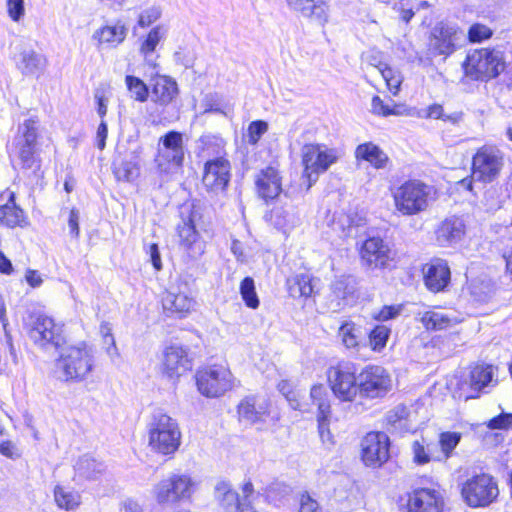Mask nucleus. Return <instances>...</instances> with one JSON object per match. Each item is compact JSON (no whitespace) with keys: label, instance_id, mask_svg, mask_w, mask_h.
<instances>
[{"label":"nucleus","instance_id":"nucleus-56","mask_svg":"<svg viewBox=\"0 0 512 512\" xmlns=\"http://www.w3.org/2000/svg\"><path fill=\"white\" fill-rule=\"evenodd\" d=\"M493 35L492 30L483 24H473L468 30V39L470 42L476 43L489 39Z\"/></svg>","mask_w":512,"mask_h":512},{"label":"nucleus","instance_id":"nucleus-55","mask_svg":"<svg viewBox=\"0 0 512 512\" xmlns=\"http://www.w3.org/2000/svg\"><path fill=\"white\" fill-rule=\"evenodd\" d=\"M162 15V11L158 6H151L144 9L138 17V25L142 28L148 27L155 23Z\"/></svg>","mask_w":512,"mask_h":512},{"label":"nucleus","instance_id":"nucleus-31","mask_svg":"<svg viewBox=\"0 0 512 512\" xmlns=\"http://www.w3.org/2000/svg\"><path fill=\"white\" fill-rule=\"evenodd\" d=\"M496 372L497 367L491 364L478 363L474 365L469 374L471 389L477 392H488L497 385Z\"/></svg>","mask_w":512,"mask_h":512},{"label":"nucleus","instance_id":"nucleus-1","mask_svg":"<svg viewBox=\"0 0 512 512\" xmlns=\"http://www.w3.org/2000/svg\"><path fill=\"white\" fill-rule=\"evenodd\" d=\"M65 381L85 380L95 367V350L86 343L65 348L56 363Z\"/></svg>","mask_w":512,"mask_h":512},{"label":"nucleus","instance_id":"nucleus-58","mask_svg":"<svg viewBox=\"0 0 512 512\" xmlns=\"http://www.w3.org/2000/svg\"><path fill=\"white\" fill-rule=\"evenodd\" d=\"M7 13L14 22H19L25 15L24 0H7Z\"/></svg>","mask_w":512,"mask_h":512},{"label":"nucleus","instance_id":"nucleus-13","mask_svg":"<svg viewBox=\"0 0 512 512\" xmlns=\"http://www.w3.org/2000/svg\"><path fill=\"white\" fill-rule=\"evenodd\" d=\"M38 137V121L27 119L18 127L17 134L10 148V156L20 160L22 168L34 166L36 142Z\"/></svg>","mask_w":512,"mask_h":512},{"label":"nucleus","instance_id":"nucleus-30","mask_svg":"<svg viewBox=\"0 0 512 512\" xmlns=\"http://www.w3.org/2000/svg\"><path fill=\"white\" fill-rule=\"evenodd\" d=\"M465 234L464 221L458 217L445 219L435 231L436 242L439 246H452L462 240Z\"/></svg>","mask_w":512,"mask_h":512},{"label":"nucleus","instance_id":"nucleus-21","mask_svg":"<svg viewBox=\"0 0 512 512\" xmlns=\"http://www.w3.org/2000/svg\"><path fill=\"white\" fill-rule=\"evenodd\" d=\"M162 305L167 312L184 317L193 309L195 300L187 285L183 284L171 286L162 297Z\"/></svg>","mask_w":512,"mask_h":512},{"label":"nucleus","instance_id":"nucleus-25","mask_svg":"<svg viewBox=\"0 0 512 512\" xmlns=\"http://www.w3.org/2000/svg\"><path fill=\"white\" fill-rule=\"evenodd\" d=\"M16 68L24 76L38 77L47 66V59L29 46H21L14 56Z\"/></svg>","mask_w":512,"mask_h":512},{"label":"nucleus","instance_id":"nucleus-15","mask_svg":"<svg viewBox=\"0 0 512 512\" xmlns=\"http://www.w3.org/2000/svg\"><path fill=\"white\" fill-rule=\"evenodd\" d=\"M156 162L161 172L169 173L172 168L182 166L184 160L183 136L180 132L169 131L161 137Z\"/></svg>","mask_w":512,"mask_h":512},{"label":"nucleus","instance_id":"nucleus-29","mask_svg":"<svg viewBox=\"0 0 512 512\" xmlns=\"http://www.w3.org/2000/svg\"><path fill=\"white\" fill-rule=\"evenodd\" d=\"M420 321L427 330L440 331L455 326L462 318L454 310L433 309L424 312Z\"/></svg>","mask_w":512,"mask_h":512},{"label":"nucleus","instance_id":"nucleus-52","mask_svg":"<svg viewBox=\"0 0 512 512\" xmlns=\"http://www.w3.org/2000/svg\"><path fill=\"white\" fill-rule=\"evenodd\" d=\"M109 86L101 85L95 90L94 99L97 105V114L104 120V117L108 111V103H109Z\"/></svg>","mask_w":512,"mask_h":512},{"label":"nucleus","instance_id":"nucleus-9","mask_svg":"<svg viewBox=\"0 0 512 512\" xmlns=\"http://www.w3.org/2000/svg\"><path fill=\"white\" fill-rule=\"evenodd\" d=\"M461 495L469 507H487L499 495L498 484L489 474H477L468 478L462 484Z\"/></svg>","mask_w":512,"mask_h":512},{"label":"nucleus","instance_id":"nucleus-22","mask_svg":"<svg viewBox=\"0 0 512 512\" xmlns=\"http://www.w3.org/2000/svg\"><path fill=\"white\" fill-rule=\"evenodd\" d=\"M178 236L180 238V247L191 259H198L205 252V242L201 239L194 224V220L189 216L182 219V223L177 226Z\"/></svg>","mask_w":512,"mask_h":512},{"label":"nucleus","instance_id":"nucleus-4","mask_svg":"<svg viewBox=\"0 0 512 512\" xmlns=\"http://www.w3.org/2000/svg\"><path fill=\"white\" fill-rule=\"evenodd\" d=\"M23 324L29 338L41 348H58L64 343L63 326L41 312H28Z\"/></svg>","mask_w":512,"mask_h":512},{"label":"nucleus","instance_id":"nucleus-48","mask_svg":"<svg viewBox=\"0 0 512 512\" xmlns=\"http://www.w3.org/2000/svg\"><path fill=\"white\" fill-rule=\"evenodd\" d=\"M390 329L385 325H377L369 334L370 346L374 351L382 350L387 343Z\"/></svg>","mask_w":512,"mask_h":512},{"label":"nucleus","instance_id":"nucleus-34","mask_svg":"<svg viewBox=\"0 0 512 512\" xmlns=\"http://www.w3.org/2000/svg\"><path fill=\"white\" fill-rule=\"evenodd\" d=\"M288 5L302 16L320 23L327 20V5L322 0H286Z\"/></svg>","mask_w":512,"mask_h":512},{"label":"nucleus","instance_id":"nucleus-60","mask_svg":"<svg viewBox=\"0 0 512 512\" xmlns=\"http://www.w3.org/2000/svg\"><path fill=\"white\" fill-rule=\"evenodd\" d=\"M490 429H512V413H501L488 422Z\"/></svg>","mask_w":512,"mask_h":512},{"label":"nucleus","instance_id":"nucleus-24","mask_svg":"<svg viewBox=\"0 0 512 512\" xmlns=\"http://www.w3.org/2000/svg\"><path fill=\"white\" fill-rule=\"evenodd\" d=\"M265 221L276 230L287 235L300 224V215L292 204L274 206L264 216Z\"/></svg>","mask_w":512,"mask_h":512},{"label":"nucleus","instance_id":"nucleus-28","mask_svg":"<svg viewBox=\"0 0 512 512\" xmlns=\"http://www.w3.org/2000/svg\"><path fill=\"white\" fill-rule=\"evenodd\" d=\"M450 268L442 259H434L424 267V282L432 292L443 291L450 282Z\"/></svg>","mask_w":512,"mask_h":512},{"label":"nucleus","instance_id":"nucleus-11","mask_svg":"<svg viewBox=\"0 0 512 512\" xmlns=\"http://www.w3.org/2000/svg\"><path fill=\"white\" fill-rule=\"evenodd\" d=\"M234 380L231 371L224 365H211L196 373L197 388L208 398L219 397L232 389Z\"/></svg>","mask_w":512,"mask_h":512},{"label":"nucleus","instance_id":"nucleus-61","mask_svg":"<svg viewBox=\"0 0 512 512\" xmlns=\"http://www.w3.org/2000/svg\"><path fill=\"white\" fill-rule=\"evenodd\" d=\"M401 306H384L378 312L373 313V318L377 321H388L400 314Z\"/></svg>","mask_w":512,"mask_h":512},{"label":"nucleus","instance_id":"nucleus-53","mask_svg":"<svg viewBox=\"0 0 512 512\" xmlns=\"http://www.w3.org/2000/svg\"><path fill=\"white\" fill-rule=\"evenodd\" d=\"M461 434L457 432H443L440 434L439 444L445 458H448L453 449L459 444Z\"/></svg>","mask_w":512,"mask_h":512},{"label":"nucleus","instance_id":"nucleus-18","mask_svg":"<svg viewBox=\"0 0 512 512\" xmlns=\"http://www.w3.org/2000/svg\"><path fill=\"white\" fill-rule=\"evenodd\" d=\"M189 349L179 344H170L162 351L161 372L170 379L179 378L191 370Z\"/></svg>","mask_w":512,"mask_h":512},{"label":"nucleus","instance_id":"nucleus-38","mask_svg":"<svg viewBox=\"0 0 512 512\" xmlns=\"http://www.w3.org/2000/svg\"><path fill=\"white\" fill-rule=\"evenodd\" d=\"M126 34V27L122 24H116L97 29L93 34V39L97 40L99 44H108L115 47L124 41Z\"/></svg>","mask_w":512,"mask_h":512},{"label":"nucleus","instance_id":"nucleus-45","mask_svg":"<svg viewBox=\"0 0 512 512\" xmlns=\"http://www.w3.org/2000/svg\"><path fill=\"white\" fill-rule=\"evenodd\" d=\"M125 84L132 99L141 103L148 100L149 88L143 80L136 76L127 75L125 77Z\"/></svg>","mask_w":512,"mask_h":512},{"label":"nucleus","instance_id":"nucleus-37","mask_svg":"<svg viewBox=\"0 0 512 512\" xmlns=\"http://www.w3.org/2000/svg\"><path fill=\"white\" fill-rule=\"evenodd\" d=\"M289 295L293 298H308L313 293L312 278L309 274L301 273L290 276L286 281Z\"/></svg>","mask_w":512,"mask_h":512},{"label":"nucleus","instance_id":"nucleus-19","mask_svg":"<svg viewBox=\"0 0 512 512\" xmlns=\"http://www.w3.org/2000/svg\"><path fill=\"white\" fill-rule=\"evenodd\" d=\"M231 178V164L224 157H216L205 163L202 182L207 191L223 192Z\"/></svg>","mask_w":512,"mask_h":512},{"label":"nucleus","instance_id":"nucleus-39","mask_svg":"<svg viewBox=\"0 0 512 512\" xmlns=\"http://www.w3.org/2000/svg\"><path fill=\"white\" fill-rule=\"evenodd\" d=\"M105 470V465L89 455L79 458L75 465V471L79 477L94 480Z\"/></svg>","mask_w":512,"mask_h":512},{"label":"nucleus","instance_id":"nucleus-46","mask_svg":"<svg viewBox=\"0 0 512 512\" xmlns=\"http://www.w3.org/2000/svg\"><path fill=\"white\" fill-rule=\"evenodd\" d=\"M240 294L245 305L251 309H257L260 301L256 293L253 278L245 277L240 283Z\"/></svg>","mask_w":512,"mask_h":512},{"label":"nucleus","instance_id":"nucleus-41","mask_svg":"<svg viewBox=\"0 0 512 512\" xmlns=\"http://www.w3.org/2000/svg\"><path fill=\"white\" fill-rule=\"evenodd\" d=\"M54 499L57 506L66 511L76 509L81 503V496L78 492L62 486L55 487Z\"/></svg>","mask_w":512,"mask_h":512},{"label":"nucleus","instance_id":"nucleus-63","mask_svg":"<svg viewBox=\"0 0 512 512\" xmlns=\"http://www.w3.org/2000/svg\"><path fill=\"white\" fill-rule=\"evenodd\" d=\"M299 512H321L316 500L312 499L307 493L302 494L300 498Z\"/></svg>","mask_w":512,"mask_h":512},{"label":"nucleus","instance_id":"nucleus-17","mask_svg":"<svg viewBox=\"0 0 512 512\" xmlns=\"http://www.w3.org/2000/svg\"><path fill=\"white\" fill-rule=\"evenodd\" d=\"M464 40L465 34L457 25L441 22L433 28L429 46L435 54L450 55Z\"/></svg>","mask_w":512,"mask_h":512},{"label":"nucleus","instance_id":"nucleus-10","mask_svg":"<svg viewBox=\"0 0 512 512\" xmlns=\"http://www.w3.org/2000/svg\"><path fill=\"white\" fill-rule=\"evenodd\" d=\"M504 166V152L497 146L485 144L472 158L473 179L491 183L498 178Z\"/></svg>","mask_w":512,"mask_h":512},{"label":"nucleus","instance_id":"nucleus-2","mask_svg":"<svg viewBox=\"0 0 512 512\" xmlns=\"http://www.w3.org/2000/svg\"><path fill=\"white\" fill-rule=\"evenodd\" d=\"M433 187L420 180H408L392 192L395 210L402 216H413L425 211L432 197Z\"/></svg>","mask_w":512,"mask_h":512},{"label":"nucleus","instance_id":"nucleus-62","mask_svg":"<svg viewBox=\"0 0 512 512\" xmlns=\"http://www.w3.org/2000/svg\"><path fill=\"white\" fill-rule=\"evenodd\" d=\"M79 219V211L75 208L71 209L68 218V228L71 237H73L74 239H78L80 234Z\"/></svg>","mask_w":512,"mask_h":512},{"label":"nucleus","instance_id":"nucleus-20","mask_svg":"<svg viewBox=\"0 0 512 512\" xmlns=\"http://www.w3.org/2000/svg\"><path fill=\"white\" fill-rule=\"evenodd\" d=\"M361 446L362 459L367 466H381L389 458V438L383 432L368 433Z\"/></svg>","mask_w":512,"mask_h":512},{"label":"nucleus","instance_id":"nucleus-16","mask_svg":"<svg viewBox=\"0 0 512 512\" xmlns=\"http://www.w3.org/2000/svg\"><path fill=\"white\" fill-rule=\"evenodd\" d=\"M360 256L370 269H389L395 261L396 253L382 238L370 237L363 242Z\"/></svg>","mask_w":512,"mask_h":512},{"label":"nucleus","instance_id":"nucleus-43","mask_svg":"<svg viewBox=\"0 0 512 512\" xmlns=\"http://www.w3.org/2000/svg\"><path fill=\"white\" fill-rule=\"evenodd\" d=\"M7 204L0 206V222L8 227L21 226L24 222V213L13 201V195Z\"/></svg>","mask_w":512,"mask_h":512},{"label":"nucleus","instance_id":"nucleus-50","mask_svg":"<svg viewBox=\"0 0 512 512\" xmlns=\"http://www.w3.org/2000/svg\"><path fill=\"white\" fill-rule=\"evenodd\" d=\"M391 104L385 103L379 96H374L371 100V113L377 116L387 117L399 114L397 106L390 100Z\"/></svg>","mask_w":512,"mask_h":512},{"label":"nucleus","instance_id":"nucleus-8","mask_svg":"<svg viewBox=\"0 0 512 512\" xmlns=\"http://www.w3.org/2000/svg\"><path fill=\"white\" fill-rule=\"evenodd\" d=\"M330 388L341 401L352 402L359 394V374L356 366L349 361H341L331 366L327 371Z\"/></svg>","mask_w":512,"mask_h":512},{"label":"nucleus","instance_id":"nucleus-33","mask_svg":"<svg viewBox=\"0 0 512 512\" xmlns=\"http://www.w3.org/2000/svg\"><path fill=\"white\" fill-rule=\"evenodd\" d=\"M178 85L168 76H159L154 80L151 99L158 105L167 106L178 95Z\"/></svg>","mask_w":512,"mask_h":512},{"label":"nucleus","instance_id":"nucleus-57","mask_svg":"<svg viewBox=\"0 0 512 512\" xmlns=\"http://www.w3.org/2000/svg\"><path fill=\"white\" fill-rule=\"evenodd\" d=\"M331 289L335 298L341 301L346 300L348 295L353 293V287L350 286L348 278L337 279L333 282Z\"/></svg>","mask_w":512,"mask_h":512},{"label":"nucleus","instance_id":"nucleus-59","mask_svg":"<svg viewBox=\"0 0 512 512\" xmlns=\"http://www.w3.org/2000/svg\"><path fill=\"white\" fill-rule=\"evenodd\" d=\"M357 225L355 221L349 216L344 213H339L335 218L333 219V229L334 230H340L345 234L350 233V229L352 226Z\"/></svg>","mask_w":512,"mask_h":512},{"label":"nucleus","instance_id":"nucleus-54","mask_svg":"<svg viewBox=\"0 0 512 512\" xmlns=\"http://www.w3.org/2000/svg\"><path fill=\"white\" fill-rule=\"evenodd\" d=\"M268 123L263 120L252 121L248 126V142L252 145L258 143L260 138L267 132Z\"/></svg>","mask_w":512,"mask_h":512},{"label":"nucleus","instance_id":"nucleus-47","mask_svg":"<svg viewBox=\"0 0 512 512\" xmlns=\"http://www.w3.org/2000/svg\"><path fill=\"white\" fill-rule=\"evenodd\" d=\"M375 68L379 71L382 78L385 80L388 89L396 95L399 91L400 85L402 83V78L400 74L394 71L391 67L383 62H379V64H374Z\"/></svg>","mask_w":512,"mask_h":512},{"label":"nucleus","instance_id":"nucleus-7","mask_svg":"<svg viewBox=\"0 0 512 512\" xmlns=\"http://www.w3.org/2000/svg\"><path fill=\"white\" fill-rule=\"evenodd\" d=\"M464 71L473 80L497 77L505 68L503 53L487 48L473 51L464 62Z\"/></svg>","mask_w":512,"mask_h":512},{"label":"nucleus","instance_id":"nucleus-35","mask_svg":"<svg viewBox=\"0 0 512 512\" xmlns=\"http://www.w3.org/2000/svg\"><path fill=\"white\" fill-rule=\"evenodd\" d=\"M167 32L168 30L164 25H157L153 27L145 39L142 40L139 52L147 64L155 65L154 52L160 41L166 38Z\"/></svg>","mask_w":512,"mask_h":512},{"label":"nucleus","instance_id":"nucleus-5","mask_svg":"<svg viewBox=\"0 0 512 512\" xmlns=\"http://www.w3.org/2000/svg\"><path fill=\"white\" fill-rule=\"evenodd\" d=\"M341 156L338 148L320 143L305 144L301 148V158L304 166L303 177L308 181L307 189L317 181L320 174L337 163Z\"/></svg>","mask_w":512,"mask_h":512},{"label":"nucleus","instance_id":"nucleus-40","mask_svg":"<svg viewBox=\"0 0 512 512\" xmlns=\"http://www.w3.org/2000/svg\"><path fill=\"white\" fill-rule=\"evenodd\" d=\"M469 291L473 302L484 304L492 298L494 285L489 279H475L471 281Z\"/></svg>","mask_w":512,"mask_h":512},{"label":"nucleus","instance_id":"nucleus-51","mask_svg":"<svg viewBox=\"0 0 512 512\" xmlns=\"http://www.w3.org/2000/svg\"><path fill=\"white\" fill-rule=\"evenodd\" d=\"M408 409L404 405H398L387 414V422L394 429H402L406 426Z\"/></svg>","mask_w":512,"mask_h":512},{"label":"nucleus","instance_id":"nucleus-27","mask_svg":"<svg viewBox=\"0 0 512 512\" xmlns=\"http://www.w3.org/2000/svg\"><path fill=\"white\" fill-rule=\"evenodd\" d=\"M310 397L318 407V429L323 443L331 442L332 436L328 429V417L330 415L329 394L322 384L314 385L310 391Z\"/></svg>","mask_w":512,"mask_h":512},{"label":"nucleus","instance_id":"nucleus-44","mask_svg":"<svg viewBox=\"0 0 512 512\" xmlns=\"http://www.w3.org/2000/svg\"><path fill=\"white\" fill-rule=\"evenodd\" d=\"M113 173L118 181L132 182L139 175V169L131 160H120L113 163Z\"/></svg>","mask_w":512,"mask_h":512},{"label":"nucleus","instance_id":"nucleus-36","mask_svg":"<svg viewBox=\"0 0 512 512\" xmlns=\"http://www.w3.org/2000/svg\"><path fill=\"white\" fill-rule=\"evenodd\" d=\"M357 160L369 162L376 169H383L389 161L386 153L372 142L363 143L355 150Z\"/></svg>","mask_w":512,"mask_h":512},{"label":"nucleus","instance_id":"nucleus-32","mask_svg":"<svg viewBox=\"0 0 512 512\" xmlns=\"http://www.w3.org/2000/svg\"><path fill=\"white\" fill-rule=\"evenodd\" d=\"M268 402L260 397H246L238 405V414L241 420L249 423L262 421L268 413Z\"/></svg>","mask_w":512,"mask_h":512},{"label":"nucleus","instance_id":"nucleus-6","mask_svg":"<svg viewBox=\"0 0 512 512\" xmlns=\"http://www.w3.org/2000/svg\"><path fill=\"white\" fill-rule=\"evenodd\" d=\"M196 482L187 474L172 473L154 485L152 494L162 506H175L190 501Z\"/></svg>","mask_w":512,"mask_h":512},{"label":"nucleus","instance_id":"nucleus-49","mask_svg":"<svg viewBox=\"0 0 512 512\" xmlns=\"http://www.w3.org/2000/svg\"><path fill=\"white\" fill-rule=\"evenodd\" d=\"M433 445L427 444L422 438L421 441L415 440L412 444L414 461L418 464L428 463L432 458Z\"/></svg>","mask_w":512,"mask_h":512},{"label":"nucleus","instance_id":"nucleus-23","mask_svg":"<svg viewBox=\"0 0 512 512\" xmlns=\"http://www.w3.org/2000/svg\"><path fill=\"white\" fill-rule=\"evenodd\" d=\"M443 497L434 488H418L409 494L408 512H441Z\"/></svg>","mask_w":512,"mask_h":512},{"label":"nucleus","instance_id":"nucleus-14","mask_svg":"<svg viewBox=\"0 0 512 512\" xmlns=\"http://www.w3.org/2000/svg\"><path fill=\"white\" fill-rule=\"evenodd\" d=\"M391 388V376L381 366L369 365L359 373V395L363 398H382Z\"/></svg>","mask_w":512,"mask_h":512},{"label":"nucleus","instance_id":"nucleus-64","mask_svg":"<svg viewBox=\"0 0 512 512\" xmlns=\"http://www.w3.org/2000/svg\"><path fill=\"white\" fill-rule=\"evenodd\" d=\"M0 453L10 459H16L20 457L17 446L9 440L0 441Z\"/></svg>","mask_w":512,"mask_h":512},{"label":"nucleus","instance_id":"nucleus-12","mask_svg":"<svg viewBox=\"0 0 512 512\" xmlns=\"http://www.w3.org/2000/svg\"><path fill=\"white\" fill-rule=\"evenodd\" d=\"M242 497L234 491L228 482H220L215 487V497L224 512H257L252 506L259 496L255 493L250 480L242 485Z\"/></svg>","mask_w":512,"mask_h":512},{"label":"nucleus","instance_id":"nucleus-26","mask_svg":"<svg viewBox=\"0 0 512 512\" xmlns=\"http://www.w3.org/2000/svg\"><path fill=\"white\" fill-rule=\"evenodd\" d=\"M257 194L265 201L275 199L282 191V177L272 166L260 170L255 177Z\"/></svg>","mask_w":512,"mask_h":512},{"label":"nucleus","instance_id":"nucleus-3","mask_svg":"<svg viewBox=\"0 0 512 512\" xmlns=\"http://www.w3.org/2000/svg\"><path fill=\"white\" fill-rule=\"evenodd\" d=\"M149 445L163 455L175 453L181 443V432L175 419L162 412H155L149 423Z\"/></svg>","mask_w":512,"mask_h":512},{"label":"nucleus","instance_id":"nucleus-42","mask_svg":"<svg viewBox=\"0 0 512 512\" xmlns=\"http://www.w3.org/2000/svg\"><path fill=\"white\" fill-rule=\"evenodd\" d=\"M338 335L347 349L358 350L362 340V332L356 324L344 322L339 328Z\"/></svg>","mask_w":512,"mask_h":512}]
</instances>
